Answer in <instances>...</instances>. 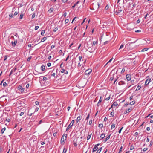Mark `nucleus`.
Returning <instances> with one entry per match:
<instances>
[{
	"mask_svg": "<svg viewBox=\"0 0 153 153\" xmlns=\"http://www.w3.org/2000/svg\"><path fill=\"white\" fill-rule=\"evenodd\" d=\"M6 129V128H2L1 130V134H3L4 132V131H5V130Z\"/></svg>",
	"mask_w": 153,
	"mask_h": 153,
	"instance_id": "nucleus-30",
	"label": "nucleus"
},
{
	"mask_svg": "<svg viewBox=\"0 0 153 153\" xmlns=\"http://www.w3.org/2000/svg\"><path fill=\"white\" fill-rule=\"evenodd\" d=\"M133 149H134L133 146H132V145H131V147H130V150H132Z\"/></svg>",
	"mask_w": 153,
	"mask_h": 153,
	"instance_id": "nucleus-63",
	"label": "nucleus"
},
{
	"mask_svg": "<svg viewBox=\"0 0 153 153\" xmlns=\"http://www.w3.org/2000/svg\"><path fill=\"white\" fill-rule=\"evenodd\" d=\"M109 8V6L108 5H107L105 7V10H107Z\"/></svg>",
	"mask_w": 153,
	"mask_h": 153,
	"instance_id": "nucleus-46",
	"label": "nucleus"
},
{
	"mask_svg": "<svg viewBox=\"0 0 153 153\" xmlns=\"http://www.w3.org/2000/svg\"><path fill=\"white\" fill-rule=\"evenodd\" d=\"M131 110L130 109H128L126 110V111H125L124 112V114H125L127 113H129L131 111Z\"/></svg>",
	"mask_w": 153,
	"mask_h": 153,
	"instance_id": "nucleus-17",
	"label": "nucleus"
},
{
	"mask_svg": "<svg viewBox=\"0 0 153 153\" xmlns=\"http://www.w3.org/2000/svg\"><path fill=\"white\" fill-rule=\"evenodd\" d=\"M42 80H43V81H44V82H45V81H46V80H47V78H46V77H45V76H44V77H43V79H42Z\"/></svg>",
	"mask_w": 153,
	"mask_h": 153,
	"instance_id": "nucleus-37",
	"label": "nucleus"
},
{
	"mask_svg": "<svg viewBox=\"0 0 153 153\" xmlns=\"http://www.w3.org/2000/svg\"><path fill=\"white\" fill-rule=\"evenodd\" d=\"M35 103L36 105H38L39 104V102L38 101H36L35 102Z\"/></svg>",
	"mask_w": 153,
	"mask_h": 153,
	"instance_id": "nucleus-52",
	"label": "nucleus"
},
{
	"mask_svg": "<svg viewBox=\"0 0 153 153\" xmlns=\"http://www.w3.org/2000/svg\"><path fill=\"white\" fill-rule=\"evenodd\" d=\"M97 42V41H94L93 42L92 46H93V45H95V44H96Z\"/></svg>",
	"mask_w": 153,
	"mask_h": 153,
	"instance_id": "nucleus-29",
	"label": "nucleus"
},
{
	"mask_svg": "<svg viewBox=\"0 0 153 153\" xmlns=\"http://www.w3.org/2000/svg\"><path fill=\"white\" fill-rule=\"evenodd\" d=\"M45 32V30H42L41 32V35L43 36Z\"/></svg>",
	"mask_w": 153,
	"mask_h": 153,
	"instance_id": "nucleus-35",
	"label": "nucleus"
},
{
	"mask_svg": "<svg viewBox=\"0 0 153 153\" xmlns=\"http://www.w3.org/2000/svg\"><path fill=\"white\" fill-rule=\"evenodd\" d=\"M47 39V38L46 37H44L41 40V42H42L45 41L46 39Z\"/></svg>",
	"mask_w": 153,
	"mask_h": 153,
	"instance_id": "nucleus-24",
	"label": "nucleus"
},
{
	"mask_svg": "<svg viewBox=\"0 0 153 153\" xmlns=\"http://www.w3.org/2000/svg\"><path fill=\"white\" fill-rule=\"evenodd\" d=\"M134 80H132L131 81V82L132 85H133L134 84Z\"/></svg>",
	"mask_w": 153,
	"mask_h": 153,
	"instance_id": "nucleus-56",
	"label": "nucleus"
},
{
	"mask_svg": "<svg viewBox=\"0 0 153 153\" xmlns=\"http://www.w3.org/2000/svg\"><path fill=\"white\" fill-rule=\"evenodd\" d=\"M11 38L12 39L14 40L13 41H17L18 40H19V37H14L13 36H11Z\"/></svg>",
	"mask_w": 153,
	"mask_h": 153,
	"instance_id": "nucleus-6",
	"label": "nucleus"
},
{
	"mask_svg": "<svg viewBox=\"0 0 153 153\" xmlns=\"http://www.w3.org/2000/svg\"><path fill=\"white\" fill-rule=\"evenodd\" d=\"M91 134H92L91 133L90 134L89 133H88V134L87 137V139L88 140L90 138H91Z\"/></svg>",
	"mask_w": 153,
	"mask_h": 153,
	"instance_id": "nucleus-19",
	"label": "nucleus"
},
{
	"mask_svg": "<svg viewBox=\"0 0 153 153\" xmlns=\"http://www.w3.org/2000/svg\"><path fill=\"white\" fill-rule=\"evenodd\" d=\"M92 72V70L91 69H89L87 70L85 72V75H88L90 74Z\"/></svg>",
	"mask_w": 153,
	"mask_h": 153,
	"instance_id": "nucleus-5",
	"label": "nucleus"
},
{
	"mask_svg": "<svg viewBox=\"0 0 153 153\" xmlns=\"http://www.w3.org/2000/svg\"><path fill=\"white\" fill-rule=\"evenodd\" d=\"M67 151V149L64 148L63 149L62 153H66Z\"/></svg>",
	"mask_w": 153,
	"mask_h": 153,
	"instance_id": "nucleus-26",
	"label": "nucleus"
},
{
	"mask_svg": "<svg viewBox=\"0 0 153 153\" xmlns=\"http://www.w3.org/2000/svg\"><path fill=\"white\" fill-rule=\"evenodd\" d=\"M89 42H88V43ZM87 47L88 48L87 51L90 53H92L94 52L95 50V48H94L92 46V47L90 46L88 44H87Z\"/></svg>",
	"mask_w": 153,
	"mask_h": 153,
	"instance_id": "nucleus-1",
	"label": "nucleus"
},
{
	"mask_svg": "<svg viewBox=\"0 0 153 153\" xmlns=\"http://www.w3.org/2000/svg\"><path fill=\"white\" fill-rule=\"evenodd\" d=\"M58 30V28L57 27H55L54 29L53 30V31L54 32H56Z\"/></svg>",
	"mask_w": 153,
	"mask_h": 153,
	"instance_id": "nucleus-53",
	"label": "nucleus"
},
{
	"mask_svg": "<svg viewBox=\"0 0 153 153\" xmlns=\"http://www.w3.org/2000/svg\"><path fill=\"white\" fill-rule=\"evenodd\" d=\"M105 134L104 133H102L101 134V135L100 136V138H101V139H103L105 137Z\"/></svg>",
	"mask_w": 153,
	"mask_h": 153,
	"instance_id": "nucleus-22",
	"label": "nucleus"
},
{
	"mask_svg": "<svg viewBox=\"0 0 153 153\" xmlns=\"http://www.w3.org/2000/svg\"><path fill=\"white\" fill-rule=\"evenodd\" d=\"M111 136V134H110L109 135H108L105 139L104 140V142H106L110 138Z\"/></svg>",
	"mask_w": 153,
	"mask_h": 153,
	"instance_id": "nucleus-15",
	"label": "nucleus"
},
{
	"mask_svg": "<svg viewBox=\"0 0 153 153\" xmlns=\"http://www.w3.org/2000/svg\"><path fill=\"white\" fill-rule=\"evenodd\" d=\"M125 84V82L123 81H120L118 83V84L120 85H124Z\"/></svg>",
	"mask_w": 153,
	"mask_h": 153,
	"instance_id": "nucleus-13",
	"label": "nucleus"
},
{
	"mask_svg": "<svg viewBox=\"0 0 153 153\" xmlns=\"http://www.w3.org/2000/svg\"><path fill=\"white\" fill-rule=\"evenodd\" d=\"M148 49V48H146L143 49L141 51V52H144L147 51Z\"/></svg>",
	"mask_w": 153,
	"mask_h": 153,
	"instance_id": "nucleus-28",
	"label": "nucleus"
},
{
	"mask_svg": "<svg viewBox=\"0 0 153 153\" xmlns=\"http://www.w3.org/2000/svg\"><path fill=\"white\" fill-rule=\"evenodd\" d=\"M110 114L112 117L114 116V112H111L110 113Z\"/></svg>",
	"mask_w": 153,
	"mask_h": 153,
	"instance_id": "nucleus-50",
	"label": "nucleus"
},
{
	"mask_svg": "<svg viewBox=\"0 0 153 153\" xmlns=\"http://www.w3.org/2000/svg\"><path fill=\"white\" fill-rule=\"evenodd\" d=\"M74 123V120H72L70 124L68 126V127H67L66 131H67L68 129H69L71 127L73 124Z\"/></svg>",
	"mask_w": 153,
	"mask_h": 153,
	"instance_id": "nucleus-4",
	"label": "nucleus"
},
{
	"mask_svg": "<svg viewBox=\"0 0 153 153\" xmlns=\"http://www.w3.org/2000/svg\"><path fill=\"white\" fill-rule=\"evenodd\" d=\"M126 77L128 81H130L131 78V76L130 74H127L126 75Z\"/></svg>",
	"mask_w": 153,
	"mask_h": 153,
	"instance_id": "nucleus-7",
	"label": "nucleus"
},
{
	"mask_svg": "<svg viewBox=\"0 0 153 153\" xmlns=\"http://www.w3.org/2000/svg\"><path fill=\"white\" fill-rule=\"evenodd\" d=\"M41 70L42 71L45 70V66L44 65H42L41 66Z\"/></svg>",
	"mask_w": 153,
	"mask_h": 153,
	"instance_id": "nucleus-20",
	"label": "nucleus"
},
{
	"mask_svg": "<svg viewBox=\"0 0 153 153\" xmlns=\"http://www.w3.org/2000/svg\"><path fill=\"white\" fill-rule=\"evenodd\" d=\"M141 88V87L139 86V85H138L137 86V88L136 90V91H138Z\"/></svg>",
	"mask_w": 153,
	"mask_h": 153,
	"instance_id": "nucleus-32",
	"label": "nucleus"
},
{
	"mask_svg": "<svg viewBox=\"0 0 153 153\" xmlns=\"http://www.w3.org/2000/svg\"><path fill=\"white\" fill-rule=\"evenodd\" d=\"M31 59V56H30V57H29L28 59H27V61H30V60Z\"/></svg>",
	"mask_w": 153,
	"mask_h": 153,
	"instance_id": "nucleus-60",
	"label": "nucleus"
},
{
	"mask_svg": "<svg viewBox=\"0 0 153 153\" xmlns=\"http://www.w3.org/2000/svg\"><path fill=\"white\" fill-rule=\"evenodd\" d=\"M113 59V58H112L109 61L106 63V64L105 65H106L107 64H108V63L110 62H111L112 60Z\"/></svg>",
	"mask_w": 153,
	"mask_h": 153,
	"instance_id": "nucleus-58",
	"label": "nucleus"
},
{
	"mask_svg": "<svg viewBox=\"0 0 153 153\" xmlns=\"http://www.w3.org/2000/svg\"><path fill=\"white\" fill-rule=\"evenodd\" d=\"M65 71V70L64 69H62L61 70V72L62 73H64Z\"/></svg>",
	"mask_w": 153,
	"mask_h": 153,
	"instance_id": "nucleus-38",
	"label": "nucleus"
},
{
	"mask_svg": "<svg viewBox=\"0 0 153 153\" xmlns=\"http://www.w3.org/2000/svg\"><path fill=\"white\" fill-rule=\"evenodd\" d=\"M98 127L102 128L103 127V124L102 123L98 125Z\"/></svg>",
	"mask_w": 153,
	"mask_h": 153,
	"instance_id": "nucleus-31",
	"label": "nucleus"
},
{
	"mask_svg": "<svg viewBox=\"0 0 153 153\" xmlns=\"http://www.w3.org/2000/svg\"><path fill=\"white\" fill-rule=\"evenodd\" d=\"M82 117V116H79L77 117V118L76 119V122L78 123L79 121H80L81 120Z\"/></svg>",
	"mask_w": 153,
	"mask_h": 153,
	"instance_id": "nucleus-14",
	"label": "nucleus"
},
{
	"mask_svg": "<svg viewBox=\"0 0 153 153\" xmlns=\"http://www.w3.org/2000/svg\"><path fill=\"white\" fill-rule=\"evenodd\" d=\"M109 42V41H106L104 43V45H106L108 44Z\"/></svg>",
	"mask_w": 153,
	"mask_h": 153,
	"instance_id": "nucleus-64",
	"label": "nucleus"
},
{
	"mask_svg": "<svg viewBox=\"0 0 153 153\" xmlns=\"http://www.w3.org/2000/svg\"><path fill=\"white\" fill-rule=\"evenodd\" d=\"M24 90H25V89L24 88H22L21 89H20V92L21 93H22L24 91Z\"/></svg>",
	"mask_w": 153,
	"mask_h": 153,
	"instance_id": "nucleus-45",
	"label": "nucleus"
},
{
	"mask_svg": "<svg viewBox=\"0 0 153 153\" xmlns=\"http://www.w3.org/2000/svg\"><path fill=\"white\" fill-rule=\"evenodd\" d=\"M22 88V86L21 85H19L18 87V90H20Z\"/></svg>",
	"mask_w": 153,
	"mask_h": 153,
	"instance_id": "nucleus-49",
	"label": "nucleus"
},
{
	"mask_svg": "<svg viewBox=\"0 0 153 153\" xmlns=\"http://www.w3.org/2000/svg\"><path fill=\"white\" fill-rule=\"evenodd\" d=\"M53 7H51L50 9H49V10H48V12L50 13L52 12L53 11Z\"/></svg>",
	"mask_w": 153,
	"mask_h": 153,
	"instance_id": "nucleus-23",
	"label": "nucleus"
},
{
	"mask_svg": "<svg viewBox=\"0 0 153 153\" xmlns=\"http://www.w3.org/2000/svg\"><path fill=\"white\" fill-rule=\"evenodd\" d=\"M39 26H36L35 27V30H37L39 28Z\"/></svg>",
	"mask_w": 153,
	"mask_h": 153,
	"instance_id": "nucleus-54",
	"label": "nucleus"
},
{
	"mask_svg": "<svg viewBox=\"0 0 153 153\" xmlns=\"http://www.w3.org/2000/svg\"><path fill=\"white\" fill-rule=\"evenodd\" d=\"M153 144V142L152 141H150V144L149 145V146L151 147L152 146V145Z\"/></svg>",
	"mask_w": 153,
	"mask_h": 153,
	"instance_id": "nucleus-43",
	"label": "nucleus"
},
{
	"mask_svg": "<svg viewBox=\"0 0 153 153\" xmlns=\"http://www.w3.org/2000/svg\"><path fill=\"white\" fill-rule=\"evenodd\" d=\"M23 16H24V14L22 13H21L19 19H22V18Z\"/></svg>",
	"mask_w": 153,
	"mask_h": 153,
	"instance_id": "nucleus-33",
	"label": "nucleus"
},
{
	"mask_svg": "<svg viewBox=\"0 0 153 153\" xmlns=\"http://www.w3.org/2000/svg\"><path fill=\"white\" fill-rule=\"evenodd\" d=\"M35 16V13L33 14L32 16V19L34 18Z\"/></svg>",
	"mask_w": 153,
	"mask_h": 153,
	"instance_id": "nucleus-61",
	"label": "nucleus"
},
{
	"mask_svg": "<svg viewBox=\"0 0 153 153\" xmlns=\"http://www.w3.org/2000/svg\"><path fill=\"white\" fill-rule=\"evenodd\" d=\"M124 45H123V44H122L120 46V48H119V50L122 48H123V47H124Z\"/></svg>",
	"mask_w": 153,
	"mask_h": 153,
	"instance_id": "nucleus-48",
	"label": "nucleus"
},
{
	"mask_svg": "<svg viewBox=\"0 0 153 153\" xmlns=\"http://www.w3.org/2000/svg\"><path fill=\"white\" fill-rule=\"evenodd\" d=\"M131 43H128L126 45L125 48L127 50L129 51L132 49V48L131 47Z\"/></svg>",
	"mask_w": 153,
	"mask_h": 153,
	"instance_id": "nucleus-3",
	"label": "nucleus"
},
{
	"mask_svg": "<svg viewBox=\"0 0 153 153\" xmlns=\"http://www.w3.org/2000/svg\"><path fill=\"white\" fill-rule=\"evenodd\" d=\"M19 13V11H16L15 12L14 15V16L17 15Z\"/></svg>",
	"mask_w": 153,
	"mask_h": 153,
	"instance_id": "nucleus-47",
	"label": "nucleus"
},
{
	"mask_svg": "<svg viewBox=\"0 0 153 153\" xmlns=\"http://www.w3.org/2000/svg\"><path fill=\"white\" fill-rule=\"evenodd\" d=\"M92 120H90L89 122V124L91 125L92 123Z\"/></svg>",
	"mask_w": 153,
	"mask_h": 153,
	"instance_id": "nucleus-59",
	"label": "nucleus"
},
{
	"mask_svg": "<svg viewBox=\"0 0 153 153\" xmlns=\"http://www.w3.org/2000/svg\"><path fill=\"white\" fill-rule=\"evenodd\" d=\"M115 125L114 123H112L111 125V129H112L113 128H114L115 127Z\"/></svg>",
	"mask_w": 153,
	"mask_h": 153,
	"instance_id": "nucleus-27",
	"label": "nucleus"
},
{
	"mask_svg": "<svg viewBox=\"0 0 153 153\" xmlns=\"http://www.w3.org/2000/svg\"><path fill=\"white\" fill-rule=\"evenodd\" d=\"M55 75H56L55 73H52V74H51V76L55 77Z\"/></svg>",
	"mask_w": 153,
	"mask_h": 153,
	"instance_id": "nucleus-62",
	"label": "nucleus"
},
{
	"mask_svg": "<svg viewBox=\"0 0 153 153\" xmlns=\"http://www.w3.org/2000/svg\"><path fill=\"white\" fill-rule=\"evenodd\" d=\"M3 86H4V87H5L7 85V83L5 82H4L3 83Z\"/></svg>",
	"mask_w": 153,
	"mask_h": 153,
	"instance_id": "nucleus-44",
	"label": "nucleus"
},
{
	"mask_svg": "<svg viewBox=\"0 0 153 153\" xmlns=\"http://www.w3.org/2000/svg\"><path fill=\"white\" fill-rule=\"evenodd\" d=\"M118 105V104L116 102H114L113 104L112 105L111 108H112L113 106L115 107L117 106Z\"/></svg>",
	"mask_w": 153,
	"mask_h": 153,
	"instance_id": "nucleus-16",
	"label": "nucleus"
},
{
	"mask_svg": "<svg viewBox=\"0 0 153 153\" xmlns=\"http://www.w3.org/2000/svg\"><path fill=\"white\" fill-rule=\"evenodd\" d=\"M68 21H69V20H68V19H65V24H67V23H68Z\"/></svg>",
	"mask_w": 153,
	"mask_h": 153,
	"instance_id": "nucleus-51",
	"label": "nucleus"
},
{
	"mask_svg": "<svg viewBox=\"0 0 153 153\" xmlns=\"http://www.w3.org/2000/svg\"><path fill=\"white\" fill-rule=\"evenodd\" d=\"M14 15L12 13L9 15V19H10L12 18Z\"/></svg>",
	"mask_w": 153,
	"mask_h": 153,
	"instance_id": "nucleus-21",
	"label": "nucleus"
},
{
	"mask_svg": "<svg viewBox=\"0 0 153 153\" xmlns=\"http://www.w3.org/2000/svg\"><path fill=\"white\" fill-rule=\"evenodd\" d=\"M150 80H151V79H147V80H146V81H145V85H148L149 83V82H150Z\"/></svg>",
	"mask_w": 153,
	"mask_h": 153,
	"instance_id": "nucleus-10",
	"label": "nucleus"
},
{
	"mask_svg": "<svg viewBox=\"0 0 153 153\" xmlns=\"http://www.w3.org/2000/svg\"><path fill=\"white\" fill-rule=\"evenodd\" d=\"M17 41H12L11 42L12 45L13 47H15L17 43Z\"/></svg>",
	"mask_w": 153,
	"mask_h": 153,
	"instance_id": "nucleus-9",
	"label": "nucleus"
},
{
	"mask_svg": "<svg viewBox=\"0 0 153 153\" xmlns=\"http://www.w3.org/2000/svg\"><path fill=\"white\" fill-rule=\"evenodd\" d=\"M135 103V101H132L130 103V104L131 105H134Z\"/></svg>",
	"mask_w": 153,
	"mask_h": 153,
	"instance_id": "nucleus-41",
	"label": "nucleus"
},
{
	"mask_svg": "<svg viewBox=\"0 0 153 153\" xmlns=\"http://www.w3.org/2000/svg\"><path fill=\"white\" fill-rule=\"evenodd\" d=\"M102 100V98L101 97L99 101V103H100Z\"/></svg>",
	"mask_w": 153,
	"mask_h": 153,
	"instance_id": "nucleus-34",
	"label": "nucleus"
},
{
	"mask_svg": "<svg viewBox=\"0 0 153 153\" xmlns=\"http://www.w3.org/2000/svg\"><path fill=\"white\" fill-rule=\"evenodd\" d=\"M51 63H50V62L48 63L47 64V65L48 66V67H50L51 66Z\"/></svg>",
	"mask_w": 153,
	"mask_h": 153,
	"instance_id": "nucleus-55",
	"label": "nucleus"
},
{
	"mask_svg": "<svg viewBox=\"0 0 153 153\" xmlns=\"http://www.w3.org/2000/svg\"><path fill=\"white\" fill-rule=\"evenodd\" d=\"M78 139H74L73 141V144L74 145V146L76 147L77 146V141Z\"/></svg>",
	"mask_w": 153,
	"mask_h": 153,
	"instance_id": "nucleus-8",
	"label": "nucleus"
},
{
	"mask_svg": "<svg viewBox=\"0 0 153 153\" xmlns=\"http://www.w3.org/2000/svg\"><path fill=\"white\" fill-rule=\"evenodd\" d=\"M67 135L66 134H64L62 135L61 137V142H62L65 143V141L66 140Z\"/></svg>",
	"mask_w": 153,
	"mask_h": 153,
	"instance_id": "nucleus-2",
	"label": "nucleus"
},
{
	"mask_svg": "<svg viewBox=\"0 0 153 153\" xmlns=\"http://www.w3.org/2000/svg\"><path fill=\"white\" fill-rule=\"evenodd\" d=\"M13 34L14 35L15 37H19V35H18L17 33H15L14 34L13 33Z\"/></svg>",
	"mask_w": 153,
	"mask_h": 153,
	"instance_id": "nucleus-39",
	"label": "nucleus"
},
{
	"mask_svg": "<svg viewBox=\"0 0 153 153\" xmlns=\"http://www.w3.org/2000/svg\"><path fill=\"white\" fill-rule=\"evenodd\" d=\"M7 55H6L4 57V61H5L7 59Z\"/></svg>",
	"mask_w": 153,
	"mask_h": 153,
	"instance_id": "nucleus-57",
	"label": "nucleus"
},
{
	"mask_svg": "<svg viewBox=\"0 0 153 153\" xmlns=\"http://www.w3.org/2000/svg\"><path fill=\"white\" fill-rule=\"evenodd\" d=\"M122 149H123V147H122V146H121L120 148V149L119 150L118 153H120L121 152Z\"/></svg>",
	"mask_w": 153,
	"mask_h": 153,
	"instance_id": "nucleus-36",
	"label": "nucleus"
},
{
	"mask_svg": "<svg viewBox=\"0 0 153 153\" xmlns=\"http://www.w3.org/2000/svg\"><path fill=\"white\" fill-rule=\"evenodd\" d=\"M102 147L100 148L97 151L96 153H100L102 150Z\"/></svg>",
	"mask_w": 153,
	"mask_h": 153,
	"instance_id": "nucleus-25",
	"label": "nucleus"
},
{
	"mask_svg": "<svg viewBox=\"0 0 153 153\" xmlns=\"http://www.w3.org/2000/svg\"><path fill=\"white\" fill-rule=\"evenodd\" d=\"M89 116H90V114L89 113L88 115L87 116V117L86 119H85V120H87L89 118Z\"/></svg>",
	"mask_w": 153,
	"mask_h": 153,
	"instance_id": "nucleus-40",
	"label": "nucleus"
},
{
	"mask_svg": "<svg viewBox=\"0 0 153 153\" xmlns=\"http://www.w3.org/2000/svg\"><path fill=\"white\" fill-rule=\"evenodd\" d=\"M4 119L3 118V117L1 116L0 117V123L3 122L4 121Z\"/></svg>",
	"mask_w": 153,
	"mask_h": 153,
	"instance_id": "nucleus-18",
	"label": "nucleus"
},
{
	"mask_svg": "<svg viewBox=\"0 0 153 153\" xmlns=\"http://www.w3.org/2000/svg\"><path fill=\"white\" fill-rule=\"evenodd\" d=\"M98 147H97L96 145H95L93 149L92 152H95L98 149Z\"/></svg>",
	"mask_w": 153,
	"mask_h": 153,
	"instance_id": "nucleus-12",
	"label": "nucleus"
},
{
	"mask_svg": "<svg viewBox=\"0 0 153 153\" xmlns=\"http://www.w3.org/2000/svg\"><path fill=\"white\" fill-rule=\"evenodd\" d=\"M66 15H67V13L66 12H65L63 13V16H64L65 17Z\"/></svg>",
	"mask_w": 153,
	"mask_h": 153,
	"instance_id": "nucleus-42",
	"label": "nucleus"
},
{
	"mask_svg": "<svg viewBox=\"0 0 153 153\" xmlns=\"http://www.w3.org/2000/svg\"><path fill=\"white\" fill-rule=\"evenodd\" d=\"M122 11V10L121 9H118L117 10H116V11L115 12V13L116 15H117L119 13Z\"/></svg>",
	"mask_w": 153,
	"mask_h": 153,
	"instance_id": "nucleus-11",
	"label": "nucleus"
}]
</instances>
